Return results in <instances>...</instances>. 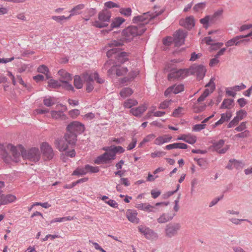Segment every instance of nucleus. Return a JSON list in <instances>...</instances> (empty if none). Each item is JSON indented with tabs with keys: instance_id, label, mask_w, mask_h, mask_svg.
<instances>
[{
	"instance_id": "nucleus-1",
	"label": "nucleus",
	"mask_w": 252,
	"mask_h": 252,
	"mask_svg": "<svg viewBox=\"0 0 252 252\" xmlns=\"http://www.w3.org/2000/svg\"><path fill=\"white\" fill-rule=\"evenodd\" d=\"M5 148L9 151L12 156V161L18 162L20 161L21 156L30 161L36 163L41 159V152L38 147H32L27 150L22 145L14 146L12 144H7Z\"/></svg>"
},
{
	"instance_id": "nucleus-2",
	"label": "nucleus",
	"mask_w": 252,
	"mask_h": 252,
	"mask_svg": "<svg viewBox=\"0 0 252 252\" xmlns=\"http://www.w3.org/2000/svg\"><path fill=\"white\" fill-rule=\"evenodd\" d=\"M162 12V11L158 12L156 10L155 13L153 14L152 16L149 13H146L142 15L134 17L133 19V22L134 23L139 22V23L137 26H130L124 30L123 33L125 39L129 41L132 39L136 36L141 35L146 30L144 25L148 23L150 20L160 15Z\"/></svg>"
},
{
	"instance_id": "nucleus-3",
	"label": "nucleus",
	"mask_w": 252,
	"mask_h": 252,
	"mask_svg": "<svg viewBox=\"0 0 252 252\" xmlns=\"http://www.w3.org/2000/svg\"><path fill=\"white\" fill-rule=\"evenodd\" d=\"M124 45V41L121 39L115 40L111 41L108 46L112 48L107 52L108 58L113 57L115 59V64L123 63L128 60V55L126 53L121 52L115 47H121Z\"/></svg>"
},
{
	"instance_id": "nucleus-4",
	"label": "nucleus",
	"mask_w": 252,
	"mask_h": 252,
	"mask_svg": "<svg viewBox=\"0 0 252 252\" xmlns=\"http://www.w3.org/2000/svg\"><path fill=\"white\" fill-rule=\"evenodd\" d=\"M81 77L86 83V90L88 93L91 92L94 89V80L99 84H102L104 82V80L100 78L96 72H86L83 73Z\"/></svg>"
},
{
	"instance_id": "nucleus-5",
	"label": "nucleus",
	"mask_w": 252,
	"mask_h": 252,
	"mask_svg": "<svg viewBox=\"0 0 252 252\" xmlns=\"http://www.w3.org/2000/svg\"><path fill=\"white\" fill-rule=\"evenodd\" d=\"M111 13L107 10H104L100 12L98 15V20L93 22L92 25L98 28H102L107 27L110 20Z\"/></svg>"
},
{
	"instance_id": "nucleus-6",
	"label": "nucleus",
	"mask_w": 252,
	"mask_h": 252,
	"mask_svg": "<svg viewBox=\"0 0 252 252\" xmlns=\"http://www.w3.org/2000/svg\"><path fill=\"white\" fill-rule=\"evenodd\" d=\"M102 150L105 151L103 154L98 156L94 160V163L99 164L102 163H107L115 159L114 152L112 151L110 147H104Z\"/></svg>"
},
{
	"instance_id": "nucleus-7",
	"label": "nucleus",
	"mask_w": 252,
	"mask_h": 252,
	"mask_svg": "<svg viewBox=\"0 0 252 252\" xmlns=\"http://www.w3.org/2000/svg\"><path fill=\"white\" fill-rule=\"evenodd\" d=\"M60 81L62 83V87L67 91H74L73 86L69 83L71 80V75L64 69H61L58 72Z\"/></svg>"
},
{
	"instance_id": "nucleus-8",
	"label": "nucleus",
	"mask_w": 252,
	"mask_h": 252,
	"mask_svg": "<svg viewBox=\"0 0 252 252\" xmlns=\"http://www.w3.org/2000/svg\"><path fill=\"white\" fill-rule=\"evenodd\" d=\"M41 157L44 161L51 160L54 156V152L52 146L46 142H42L40 145Z\"/></svg>"
},
{
	"instance_id": "nucleus-9",
	"label": "nucleus",
	"mask_w": 252,
	"mask_h": 252,
	"mask_svg": "<svg viewBox=\"0 0 252 252\" xmlns=\"http://www.w3.org/2000/svg\"><path fill=\"white\" fill-rule=\"evenodd\" d=\"M56 110H51L50 111L51 118L56 120H65L67 117L64 114V112L67 110L66 106L60 104L56 105Z\"/></svg>"
},
{
	"instance_id": "nucleus-10",
	"label": "nucleus",
	"mask_w": 252,
	"mask_h": 252,
	"mask_svg": "<svg viewBox=\"0 0 252 252\" xmlns=\"http://www.w3.org/2000/svg\"><path fill=\"white\" fill-rule=\"evenodd\" d=\"M85 129V126L78 121H73L70 123L66 127L67 132H72L76 135L81 134Z\"/></svg>"
},
{
	"instance_id": "nucleus-11",
	"label": "nucleus",
	"mask_w": 252,
	"mask_h": 252,
	"mask_svg": "<svg viewBox=\"0 0 252 252\" xmlns=\"http://www.w3.org/2000/svg\"><path fill=\"white\" fill-rule=\"evenodd\" d=\"M189 76L194 75L196 76L198 80L203 79L205 76L206 69L204 66L201 65H194L188 69Z\"/></svg>"
},
{
	"instance_id": "nucleus-12",
	"label": "nucleus",
	"mask_w": 252,
	"mask_h": 252,
	"mask_svg": "<svg viewBox=\"0 0 252 252\" xmlns=\"http://www.w3.org/2000/svg\"><path fill=\"white\" fill-rule=\"evenodd\" d=\"M127 71L128 69L126 67L120 64H114L108 70L107 73L110 77L115 75L120 76L126 74Z\"/></svg>"
},
{
	"instance_id": "nucleus-13",
	"label": "nucleus",
	"mask_w": 252,
	"mask_h": 252,
	"mask_svg": "<svg viewBox=\"0 0 252 252\" xmlns=\"http://www.w3.org/2000/svg\"><path fill=\"white\" fill-rule=\"evenodd\" d=\"M189 76L188 69H180L177 70V68L172 72H170L168 75V78L169 80L176 79H183Z\"/></svg>"
},
{
	"instance_id": "nucleus-14",
	"label": "nucleus",
	"mask_w": 252,
	"mask_h": 252,
	"mask_svg": "<svg viewBox=\"0 0 252 252\" xmlns=\"http://www.w3.org/2000/svg\"><path fill=\"white\" fill-rule=\"evenodd\" d=\"M187 36V32L183 30H179L173 34L174 43L176 46H180L184 43L185 38Z\"/></svg>"
},
{
	"instance_id": "nucleus-15",
	"label": "nucleus",
	"mask_w": 252,
	"mask_h": 252,
	"mask_svg": "<svg viewBox=\"0 0 252 252\" xmlns=\"http://www.w3.org/2000/svg\"><path fill=\"white\" fill-rule=\"evenodd\" d=\"M214 150L220 154L225 153L229 148L227 145H224V141L223 140H220L217 142H215L213 144Z\"/></svg>"
},
{
	"instance_id": "nucleus-16",
	"label": "nucleus",
	"mask_w": 252,
	"mask_h": 252,
	"mask_svg": "<svg viewBox=\"0 0 252 252\" xmlns=\"http://www.w3.org/2000/svg\"><path fill=\"white\" fill-rule=\"evenodd\" d=\"M180 228V225L178 223L168 224L165 229L166 235L169 237H173L177 234Z\"/></svg>"
},
{
	"instance_id": "nucleus-17",
	"label": "nucleus",
	"mask_w": 252,
	"mask_h": 252,
	"mask_svg": "<svg viewBox=\"0 0 252 252\" xmlns=\"http://www.w3.org/2000/svg\"><path fill=\"white\" fill-rule=\"evenodd\" d=\"M138 230L148 239H154L157 237V234L148 227L141 225L138 227Z\"/></svg>"
},
{
	"instance_id": "nucleus-18",
	"label": "nucleus",
	"mask_w": 252,
	"mask_h": 252,
	"mask_svg": "<svg viewBox=\"0 0 252 252\" xmlns=\"http://www.w3.org/2000/svg\"><path fill=\"white\" fill-rule=\"evenodd\" d=\"M184 90V86L182 84H176L169 87L164 92L166 96H168L171 93L177 94L183 92Z\"/></svg>"
},
{
	"instance_id": "nucleus-19",
	"label": "nucleus",
	"mask_w": 252,
	"mask_h": 252,
	"mask_svg": "<svg viewBox=\"0 0 252 252\" xmlns=\"http://www.w3.org/2000/svg\"><path fill=\"white\" fill-rule=\"evenodd\" d=\"M16 197L13 194H3L0 192V206L6 205L15 202Z\"/></svg>"
},
{
	"instance_id": "nucleus-20",
	"label": "nucleus",
	"mask_w": 252,
	"mask_h": 252,
	"mask_svg": "<svg viewBox=\"0 0 252 252\" xmlns=\"http://www.w3.org/2000/svg\"><path fill=\"white\" fill-rule=\"evenodd\" d=\"M232 116V113L230 111H227L226 113L221 114L220 119L212 126V128H215L224 122H228Z\"/></svg>"
},
{
	"instance_id": "nucleus-21",
	"label": "nucleus",
	"mask_w": 252,
	"mask_h": 252,
	"mask_svg": "<svg viewBox=\"0 0 252 252\" xmlns=\"http://www.w3.org/2000/svg\"><path fill=\"white\" fill-rule=\"evenodd\" d=\"M245 38L244 35L236 36L235 37L231 39L230 40L227 41L225 43V45L227 47L232 46L234 45L236 46L239 45L240 43L245 42L246 41H249L250 40L242 39Z\"/></svg>"
},
{
	"instance_id": "nucleus-22",
	"label": "nucleus",
	"mask_w": 252,
	"mask_h": 252,
	"mask_svg": "<svg viewBox=\"0 0 252 252\" xmlns=\"http://www.w3.org/2000/svg\"><path fill=\"white\" fill-rule=\"evenodd\" d=\"M177 140H183L189 144L192 145L196 142L197 140V137L195 135H193L190 133H189L187 134L181 135L177 138Z\"/></svg>"
},
{
	"instance_id": "nucleus-23",
	"label": "nucleus",
	"mask_w": 252,
	"mask_h": 252,
	"mask_svg": "<svg viewBox=\"0 0 252 252\" xmlns=\"http://www.w3.org/2000/svg\"><path fill=\"white\" fill-rule=\"evenodd\" d=\"M137 213L135 210L128 209L126 212V217L128 220L132 223L137 224L139 219L137 217Z\"/></svg>"
},
{
	"instance_id": "nucleus-24",
	"label": "nucleus",
	"mask_w": 252,
	"mask_h": 252,
	"mask_svg": "<svg viewBox=\"0 0 252 252\" xmlns=\"http://www.w3.org/2000/svg\"><path fill=\"white\" fill-rule=\"evenodd\" d=\"M147 109V105L144 103L138 107L131 109L130 112L134 116L140 117Z\"/></svg>"
},
{
	"instance_id": "nucleus-25",
	"label": "nucleus",
	"mask_w": 252,
	"mask_h": 252,
	"mask_svg": "<svg viewBox=\"0 0 252 252\" xmlns=\"http://www.w3.org/2000/svg\"><path fill=\"white\" fill-rule=\"evenodd\" d=\"M180 24L188 29H191L194 26V18L193 16L188 17L185 19L181 20Z\"/></svg>"
},
{
	"instance_id": "nucleus-26",
	"label": "nucleus",
	"mask_w": 252,
	"mask_h": 252,
	"mask_svg": "<svg viewBox=\"0 0 252 252\" xmlns=\"http://www.w3.org/2000/svg\"><path fill=\"white\" fill-rule=\"evenodd\" d=\"M172 139L170 135L165 134L158 137L155 140V144L157 145H161L164 143L170 142Z\"/></svg>"
},
{
	"instance_id": "nucleus-27",
	"label": "nucleus",
	"mask_w": 252,
	"mask_h": 252,
	"mask_svg": "<svg viewBox=\"0 0 252 252\" xmlns=\"http://www.w3.org/2000/svg\"><path fill=\"white\" fill-rule=\"evenodd\" d=\"M215 79L212 78L209 82L205 85L206 87H207V89H206L204 91L203 93L202 94L205 97H207L208 95L212 93L215 88V85L214 83Z\"/></svg>"
},
{
	"instance_id": "nucleus-28",
	"label": "nucleus",
	"mask_w": 252,
	"mask_h": 252,
	"mask_svg": "<svg viewBox=\"0 0 252 252\" xmlns=\"http://www.w3.org/2000/svg\"><path fill=\"white\" fill-rule=\"evenodd\" d=\"M215 79L212 78L209 82L205 85L206 87H207V89H206L204 91L203 93L202 94L205 97H207L208 95L212 93L215 88V85L214 83Z\"/></svg>"
},
{
	"instance_id": "nucleus-29",
	"label": "nucleus",
	"mask_w": 252,
	"mask_h": 252,
	"mask_svg": "<svg viewBox=\"0 0 252 252\" xmlns=\"http://www.w3.org/2000/svg\"><path fill=\"white\" fill-rule=\"evenodd\" d=\"M56 148L61 152L65 151L68 148L66 141L62 139H57L54 142Z\"/></svg>"
},
{
	"instance_id": "nucleus-30",
	"label": "nucleus",
	"mask_w": 252,
	"mask_h": 252,
	"mask_svg": "<svg viewBox=\"0 0 252 252\" xmlns=\"http://www.w3.org/2000/svg\"><path fill=\"white\" fill-rule=\"evenodd\" d=\"M184 60L182 59H174L168 63L165 67V70L167 71L172 72L175 70L176 68V65L174 64L175 63H180Z\"/></svg>"
},
{
	"instance_id": "nucleus-31",
	"label": "nucleus",
	"mask_w": 252,
	"mask_h": 252,
	"mask_svg": "<svg viewBox=\"0 0 252 252\" xmlns=\"http://www.w3.org/2000/svg\"><path fill=\"white\" fill-rule=\"evenodd\" d=\"M77 135L75 133L67 132L64 135V138L68 144L74 145L77 141Z\"/></svg>"
},
{
	"instance_id": "nucleus-32",
	"label": "nucleus",
	"mask_w": 252,
	"mask_h": 252,
	"mask_svg": "<svg viewBox=\"0 0 252 252\" xmlns=\"http://www.w3.org/2000/svg\"><path fill=\"white\" fill-rule=\"evenodd\" d=\"M85 8V5L83 4H79L74 6L70 11V14L69 15V18L71 17L79 15L81 13L82 10Z\"/></svg>"
},
{
	"instance_id": "nucleus-33",
	"label": "nucleus",
	"mask_w": 252,
	"mask_h": 252,
	"mask_svg": "<svg viewBox=\"0 0 252 252\" xmlns=\"http://www.w3.org/2000/svg\"><path fill=\"white\" fill-rule=\"evenodd\" d=\"M243 166V164L242 162L236 159H231L229 160V163L227 166V168L229 169H231L233 168L239 169L242 168Z\"/></svg>"
},
{
	"instance_id": "nucleus-34",
	"label": "nucleus",
	"mask_w": 252,
	"mask_h": 252,
	"mask_svg": "<svg viewBox=\"0 0 252 252\" xmlns=\"http://www.w3.org/2000/svg\"><path fill=\"white\" fill-rule=\"evenodd\" d=\"M136 207L140 210H144L149 212H154V206H153L148 203H140L136 205Z\"/></svg>"
},
{
	"instance_id": "nucleus-35",
	"label": "nucleus",
	"mask_w": 252,
	"mask_h": 252,
	"mask_svg": "<svg viewBox=\"0 0 252 252\" xmlns=\"http://www.w3.org/2000/svg\"><path fill=\"white\" fill-rule=\"evenodd\" d=\"M3 149V145L0 144V154L1 155V157L5 162L9 163L12 161V156H9L5 152V150Z\"/></svg>"
},
{
	"instance_id": "nucleus-36",
	"label": "nucleus",
	"mask_w": 252,
	"mask_h": 252,
	"mask_svg": "<svg viewBox=\"0 0 252 252\" xmlns=\"http://www.w3.org/2000/svg\"><path fill=\"white\" fill-rule=\"evenodd\" d=\"M139 74V71L137 69H135L134 70H132L129 72L128 74V75L124 78L122 80L123 83H125L127 81H130L133 79L136 76H137Z\"/></svg>"
},
{
	"instance_id": "nucleus-37",
	"label": "nucleus",
	"mask_w": 252,
	"mask_h": 252,
	"mask_svg": "<svg viewBox=\"0 0 252 252\" xmlns=\"http://www.w3.org/2000/svg\"><path fill=\"white\" fill-rule=\"evenodd\" d=\"M125 22V19L121 17H117L114 18L111 24L112 28H115L119 27L124 22Z\"/></svg>"
},
{
	"instance_id": "nucleus-38",
	"label": "nucleus",
	"mask_w": 252,
	"mask_h": 252,
	"mask_svg": "<svg viewBox=\"0 0 252 252\" xmlns=\"http://www.w3.org/2000/svg\"><path fill=\"white\" fill-rule=\"evenodd\" d=\"M133 93V91L130 88H125L123 89L120 92V96L125 98L130 96Z\"/></svg>"
},
{
	"instance_id": "nucleus-39",
	"label": "nucleus",
	"mask_w": 252,
	"mask_h": 252,
	"mask_svg": "<svg viewBox=\"0 0 252 252\" xmlns=\"http://www.w3.org/2000/svg\"><path fill=\"white\" fill-rule=\"evenodd\" d=\"M37 71L40 73H42L44 74L46 76V78L47 79H49L51 78V76L49 74V70L47 66L45 65H40L37 68Z\"/></svg>"
},
{
	"instance_id": "nucleus-40",
	"label": "nucleus",
	"mask_w": 252,
	"mask_h": 252,
	"mask_svg": "<svg viewBox=\"0 0 252 252\" xmlns=\"http://www.w3.org/2000/svg\"><path fill=\"white\" fill-rule=\"evenodd\" d=\"M138 104L136 100L134 99H128L124 103V106L126 108H130L132 106H135Z\"/></svg>"
},
{
	"instance_id": "nucleus-41",
	"label": "nucleus",
	"mask_w": 252,
	"mask_h": 252,
	"mask_svg": "<svg viewBox=\"0 0 252 252\" xmlns=\"http://www.w3.org/2000/svg\"><path fill=\"white\" fill-rule=\"evenodd\" d=\"M56 99L51 97H46L43 100L44 104L47 107L53 106L56 103Z\"/></svg>"
},
{
	"instance_id": "nucleus-42",
	"label": "nucleus",
	"mask_w": 252,
	"mask_h": 252,
	"mask_svg": "<svg viewBox=\"0 0 252 252\" xmlns=\"http://www.w3.org/2000/svg\"><path fill=\"white\" fill-rule=\"evenodd\" d=\"M74 85L77 89H80L82 88L83 83L80 76L78 75L75 76L74 77Z\"/></svg>"
},
{
	"instance_id": "nucleus-43",
	"label": "nucleus",
	"mask_w": 252,
	"mask_h": 252,
	"mask_svg": "<svg viewBox=\"0 0 252 252\" xmlns=\"http://www.w3.org/2000/svg\"><path fill=\"white\" fill-rule=\"evenodd\" d=\"M48 84V87L52 88H57L61 86L62 87V84L61 85L58 80L53 79L49 80Z\"/></svg>"
},
{
	"instance_id": "nucleus-44",
	"label": "nucleus",
	"mask_w": 252,
	"mask_h": 252,
	"mask_svg": "<svg viewBox=\"0 0 252 252\" xmlns=\"http://www.w3.org/2000/svg\"><path fill=\"white\" fill-rule=\"evenodd\" d=\"M185 113V109L182 107H179L174 110L172 113V116L175 117H179L182 116Z\"/></svg>"
},
{
	"instance_id": "nucleus-45",
	"label": "nucleus",
	"mask_w": 252,
	"mask_h": 252,
	"mask_svg": "<svg viewBox=\"0 0 252 252\" xmlns=\"http://www.w3.org/2000/svg\"><path fill=\"white\" fill-rule=\"evenodd\" d=\"M206 6V2H200L195 4L193 7V9L195 12H202V10L205 8Z\"/></svg>"
},
{
	"instance_id": "nucleus-46",
	"label": "nucleus",
	"mask_w": 252,
	"mask_h": 252,
	"mask_svg": "<svg viewBox=\"0 0 252 252\" xmlns=\"http://www.w3.org/2000/svg\"><path fill=\"white\" fill-rule=\"evenodd\" d=\"M119 12L125 17H129L131 15L132 10L130 8H121L119 10Z\"/></svg>"
},
{
	"instance_id": "nucleus-47",
	"label": "nucleus",
	"mask_w": 252,
	"mask_h": 252,
	"mask_svg": "<svg viewBox=\"0 0 252 252\" xmlns=\"http://www.w3.org/2000/svg\"><path fill=\"white\" fill-rule=\"evenodd\" d=\"M206 107V105L204 103L195 104L193 108V111L195 113H200L205 110Z\"/></svg>"
},
{
	"instance_id": "nucleus-48",
	"label": "nucleus",
	"mask_w": 252,
	"mask_h": 252,
	"mask_svg": "<svg viewBox=\"0 0 252 252\" xmlns=\"http://www.w3.org/2000/svg\"><path fill=\"white\" fill-rule=\"evenodd\" d=\"M69 16L67 17H65L64 15L62 16H52V19L57 22V23H61L63 20H69Z\"/></svg>"
},
{
	"instance_id": "nucleus-49",
	"label": "nucleus",
	"mask_w": 252,
	"mask_h": 252,
	"mask_svg": "<svg viewBox=\"0 0 252 252\" xmlns=\"http://www.w3.org/2000/svg\"><path fill=\"white\" fill-rule=\"evenodd\" d=\"M87 174V171L85 170V166L82 168H77L72 173V175H84Z\"/></svg>"
},
{
	"instance_id": "nucleus-50",
	"label": "nucleus",
	"mask_w": 252,
	"mask_h": 252,
	"mask_svg": "<svg viewBox=\"0 0 252 252\" xmlns=\"http://www.w3.org/2000/svg\"><path fill=\"white\" fill-rule=\"evenodd\" d=\"M85 170L88 173H97L99 171V168L97 166H92L89 165H85Z\"/></svg>"
},
{
	"instance_id": "nucleus-51",
	"label": "nucleus",
	"mask_w": 252,
	"mask_h": 252,
	"mask_svg": "<svg viewBox=\"0 0 252 252\" xmlns=\"http://www.w3.org/2000/svg\"><path fill=\"white\" fill-rule=\"evenodd\" d=\"M247 115V112L244 110H240L238 111L236 114V116L235 117L238 121L242 120Z\"/></svg>"
},
{
	"instance_id": "nucleus-52",
	"label": "nucleus",
	"mask_w": 252,
	"mask_h": 252,
	"mask_svg": "<svg viewBox=\"0 0 252 252\" xmlns=\"http://www.w3.org/2000/svg\"><path fill=\"white\" fill-rule=\"evenodd\" d=\"M233 100L230 99H225L221 105V108H229L231 106Z\"/></svg>"
},
{
	"instance_id": "nucleus-53",
	"label": "nucleus",
	"mask_w": 252,
	"mask_h": 252,
	"mask_svg": "<svg viewBox=\"0 0 252 252\" xmlns=\"http://www.w3.org/2000/svg\"><path fill=\"white\" fill-rule=\"evenodd\" d=\"M68 115L72 119H76L80 115V111L78 109H75L70 110Z\"/></svg>"
},
{
	"instance_id": "nucleus-54",
	"label": "nucleus",
	"mask_w": 252,
	"mask_h": 252,
	"mask_svg": "<svg viewBox=\"0 0 252 252\" xmlns=\"http://www.w3.org/2000/svg\"><path fill=\"white\" fill-rule=\"evenodd\" d=\"M112 151L114 152V155L116 156L117 153H123L125 152V149L121 146H110Z\"/></svg>"
},
{
	"instance_id": "nucleus-55",
	"label": "nucleus",
	"mask_w": 252,
	"mask_h": 252,
	"mask_svg": "<svg viewBox=\"0 0 252 252\" xmlns=\"http://www.w3.org/2000/svg\"><path fill=\"white\" fill-rule=\"evenodd\" d=\"M212 19V18L210 16H206L204 18H202L200 20V22L205 27H208V24L209 22Z\"/></svg>"
},
{
	"instance_id": "nucleus-56",
	"label": "nucleus",
	"mask_w": 252,
	"mask_h": 252,
	"mask_svg": "<svg viewBox=\"0 0 252 252\" xmlns=\"http://www.w3.org/2000/svg\"><path fill=\"white\" fill-rule=\"evenodd\" d=\"M170 220V218L169 217L163 214L158 219V221L159 223H165L169 221Z\"/></svg>"
},
{
	"instance_id": "nucleus-57",
	"label": "nucleus",
	"mask_w": 252,
	"mask_h": 252,
	"mask_svg": "<svg viewBox=\"0 0 252 252\" xmlns=\"http://www.w3.org/2000/svg\"><path fill=\"white\" fill-rule=\"evenodd\" d=\"M163 155H164V153L163 152L159 151H156L154 152L151 153L150 154L151 157L153 158L157 157L160 158L162 157Z\"/></svg>"
},
{
	"instance_id": "nucleus-58",
	"label": "nucleus",
	"mask_w": 252,
	"mask_h": 252,
	"mask_svg": "<svg viewBox=\"0 0 252 252\" xmlns=\"http://www.w3.org/2000/svg\"><path fill=\"white\" fill-rule=\"evenodd\" d=\"M206 124H197L193 126L192 130L194 131H199L204 129L206 127Z\"/></svg>"
},
{
	"instance_id": "nucleus-59",
	"label": "nucleus",
	"mask_w": 252,
	"mask_h": 252,
	"mask_svg": "<svg viewBox=\"0 0 252 252\" xmlns=\"http://www.w3.org/2000/svg\"><path fill=\"white\" fill-rule=\"evenodd\" d=\"M171 100H165L160 103L159 108L163 109H166L171 104Z\"/></svg>"
},
{
	"instance_id": "nucleus-60",
	"label": "nucleus",
	"mask_w": 252,
	"mask_h": 252,
	"mask_svg": "<svg viewBox=\"0 0 252 252\" xmlns=\"http://www.w3.org/2000/svg\"><path fill=\"white\" fill-rule=\"evenodd\" d=\"M232 88L233 90H234L235 92H236L245 89L246 88V86L243 83H241L239 85L235 86Z\"/></svg>"
},
{
	"instance_id": "nucleus-61",
	"label": "nucleus",
	"mask_w": 252,
	"mask_h": 252,
	"mask_svg": "<svg viewBox=\"0 0 252 252\" xmlns=\"http://www.w3.org/2000/svg\"><path fill=\"white\" fill-rule=\"evenodd\" d=\"M156 137V135L154 134H150L145 136L143 139V141L146 143L153 140Z\"/></svg>"
},
{
	"instance_id": "nucleus-62",
	"label": "nucleus",
	"mask_w": 252,
	"mask_h": 252,
	"mask_svg": "<svg viewBox=\"0 0 252 252\" xmlns=\"http://www.w3.org/2000/svg\"><path fill=\"white\" fill-rule=\"evenodd\" d=\"M105 6L111 8L114 7H119V5L112 1H107L104 3Z\"/></svg>"
},
{
	"instance_id": "nucleus-63",
	"label": "nucleus",
	"mask_w": 252,
	"mask_h": 252,
	"mask_svg": "<svg viewBox=\"0 0 252 252\" xmlns=\"http://www.w3.org/2000/svg\"><path fill=\"white\" fill-rule=\"evenodd\" d=\"M163 44L165 45L169 46L170 45L172 42H174V39L172 37L169 36L167 38L163 39Z\"/></svg>"
},
{
	"instance_id": "nucleus-64",
	"label": "nucleus",
	"mask_w": 252,
	"mask_h": 252,
	"mask_svg": "<svg viewBox=\"0 0 252 252\" xmlns=\"http://www.w3.org/2000/svg\"><path fill=\"white\" fill-rule=\"evenodd\" d=\"M246 128V123L242 122L241 124L235 128V130L237 131L240 132L245 130Z\"/></svg>"
}]
</instances>
